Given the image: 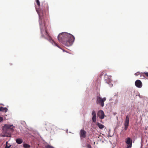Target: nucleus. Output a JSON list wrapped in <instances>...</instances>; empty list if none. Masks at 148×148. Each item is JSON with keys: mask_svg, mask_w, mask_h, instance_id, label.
Listing matches in <instances>:
<instances>
[{"mask_svg": "<svg viewBox=\"0 0 148 148\" xmlns=\"http://www.w3.org/2000/svg\"><path fill=\"white\" fill-rule=\"evenodd\" d=\"M58 38L60 42L67 47L71 45L75 40L74 37L73 35L66 32L60 34Z\"/></svg>", "mask_w": 148, "mask_h": 148, "instance_id": "obj_1", "label": "nucleus"}, {"mask_svg": "<svg viewBox=\"0 0 148 148\" xmlns=\"http://www.w3.org/2000/svg\"><path fill=\"white\" fill-rule=\"evenodd\" d=\"M41 31L42 37L48 40L50 42H52L53 45L60 48L58 44L52 39V38L49 35L46 29H45V31H44V30L42 31L41 29Z\"/></svg>", "mask_w": 148, "mask_h": 148, "instance_id": "obj_2", "label": "nucleus"}, {"mask_svg": "<svg viewBox=\"0 0 148 148\" xmlns=\"http://www.w3.org/2000/svg\"><path fill=\"white\" fill-rule=\"evenodd\" d=\"M36 11L37 12L39 16V24L40 25L42 24V21L43 19L45 17V12L43 10H39L37 8H36Z\"/></svg>", "mask_w": 148, "mask_h": 148, "instance_id": "obj_3", "label": "nucleus"}, {"mask_svg": "<svg viewBox=\"0 0 148 148\" xmlns=\"http://www.w3.org/2000/svg\"><path fill=\"white\" fill-rule=\"evenodd\" d=\"M106 100V98L104 97L103 98L97 96V97L96 103L97 104H99L102 107L104 106V101Z\"/></svg>", "mask_w": 148, "mask_h": 148, "instance_id": "obj_4", "label": "nucleus"}, {"mask_svg": "<svg viewBox=\"0 0 148 148\" xmlns=\"http://www.w3.org/2000/svg\"><path fill=\"white\" fill-rule=\"evenodd\" d=\"M125 142L127 144L126 148H131L132 145V140H131L130 138H127Z\"/></svg>", "mask_w": 148, "mask_h": 148, "instance_id": "obj_5", "label": "nucleus"}, {"mask_svg": "<svg viewBox=\"0 0 148 148\" xmlns=\"http://www.w3.org/2000/svg\"><path fill=\"white\" fill-rule=\"evenodd\" d=\"M6 129L7 131L10 130L11 132H13L14 130L13 126L12 125H9L5 124V125L3 130Z\"/></svg>", "mask_w": 148, "mask_h": 148, "instance_id": "obj_6", "label": "nucleus"}, {"mask_svg": "<svg viewBox=\"0 0 148 148\" xmlns=\"http://www.w3.org/2000/svg\"><path fill=\"white\" fill-rule=\"evenodd\" d=\"M129 116L128 115H127L126 116L124 123V130L125 131L127 130L129 126Z\"/></svg>", "mask_w": 148, "mask_h": 148, "instance_id": "obj_7", "label": "nucleus"}, {"mask_svg": "<svg viewBox=\"0 0 148 148\" xmlns=\"http://www.w3.org/2000/svg\"><path fill=\"white\" fill-rule=\"evenodd\" d=\"M97 115L101 119H103L104 117V113L102 110H100L99 111Z\"/></svg>", "mask_w": 148, "mask_h": 148, "instance_id": "obj_8", "label": "nucleus"}, {"mask_svg": "<svg viewBox=\"0 0 148 148\" xmlns=\"http://www.w3.org/2000/svg\"><path fill=\"white\" fill-rule=\"evenodd\" d=\"M86 132L84 130H81L80 131L79 134L81 138H85L86 136Z\"/></svg>", "mask_w": 148, "mask_h": 148, "instance_id": "obj_9", "label": "nucleus"}, {"mask_svg": "<svg viewBox=\"0 0 148 148\" xmlns=\"http://www.w3.org/2000/svg\"><path fill=\"white\" fill-rule=\"evenodd\" d=\"M135 85L137 87L141 88L142 87V84L140 80H137L135 82Z\"/></svg>", "mask_w": 148, "mask_h": 148, "instance_id": "obj_10", "label": "nucleus"}, {"mask_svg": "<svg viewBox=\"0 0 148 148\" xmlns=\"http://www.w3.org/2000/svg\"><path fill=\"white\" fill-rule=\"evenodd\" d=\"M111 77V76H108L107 74H106L104 75V78L105 80L110 82V81Z\"/></svg>", "mask_w": 148, "mask_h": 148, "instance_id": "obj_11", "label": "nucleus"}, {"mask_svg": "<svg viewBox=\"0 0 148 148\" xmlns=\"http://www.w3.org/2000/svg\"><path fill=\"white\" fill-rule=\"evenodd\" d=\"M8 110V109L6 108H4L3 107H0V111L1 112H6Z\"/></svg>", "mask_w": 148, "mask_h": 148, "instance_id": "obj_12", "label": "nucleus"}, {"mask_svg": "<svg viewBox=\"0 0 148 148\" xmlns=\"http://www.w3.org/2000/svg\"><path fill=\"white\" fill-rule=\"evenodd\" d=\"M16 142L18 144H21L23 143V140L22 139L19 138L16 139Z\"/></svg>", "mask_w": 148, "mask_h": 148, "instance_id": "obj_13", "label": "nucleus"}, {"mask_svg": "<svg viewBox=\"0 0 148 148\" xmlns=\"http://www.w3.org/2000/svg\"><path fill=\"white\" fill-rule=\"evenodd\" d=\"M97 125L100 129H103L104 127V125L99 123H97Z\"/></svg>", "mask_w": 148, "mask_h": 148, "instance_id": "obj_14", "label": "nucleus"}, {"mask_svg": "<svg viewBox=\"0 0 148 148\" xmlns=\"http://www.w3.org/2000/svg\"><path fill=\"white\" fill-rule=\"evenodd\" d=\"M23 147L25 148H29L30 147V146L29 145L26 143L23 144Z\"/></svg>", "mask_w": 148, "mask_h": 148, "instance_id": "obj_15", "label": "nucleus"}, {"mask_svg": "<svg viewBox=\"0 0 148 148\" xmlns=\"http://www.w3.org/2000/svg\"><path fill=\"white\" fill-rule=\"evenodd\" d=\"M92 120L94 122H95L96 121V116H92Z\"/></svg>", "mask_w": 148, "mask_h": 148, "instance_id": "obj_16", "label": "nucleus"}, {"mask_svg": "<svg viewBox=\"0 0 148 148\" xmlns=\"http://www.w3.org/2000/svg\"><path fill=\"white\" fill-rule=\"evenodd\" d=\"M36 2L38 8H39L40 7V4L39 0H36Z\"/></svg>", "mask_w": 148, "mask_h": 148, "instance_id": "obj_17", "label": "nucleus"}, {"mask_svg": "<svg viewBox=\"0 0 148 148\" xmlns=\"http://www.w3.org/2000/svg\"><path fill=\"white\" fill-rule=\"evenodd\" d=\"M92 116H96V112H95V111L93 110L92 112Z\"/></svg>", "mask_w": 148, "mask_h": 148, "instance_id": "obj_18", "label": "nucleus"}, {"mask_svg": "<svg viewBox=\"0 0 148 148\" xmlns=\"http://www.w3.org/2000/svg\"><path fill=\"white\" fill-rule=\"evenodd\" d=\"M46 148H54L53 147L50 146L49 145H48L46 146Z\"/></svg>", "mask_w": 148, "mask_h": 148, "instance_id": "obj_19", "label": "nucleus"}, {"mask_svg": "<svg viewBox=\"0 0 148 148\" xmlns=\"http://www.w3.org/2000/svg\"><path fill=\"white\" fill-rule=\"evenodd\" d=\"M143 74L147 77H148V72H144Z\"/></svg>", "mask_w": 148, "mask_h": 148, "instance_id": "obj_20", "label": "nucleus"}, {"mask_svg": "<svg viewBox=\"0 0 148 148\" xmlns=\"http://www.w3.org/2000/svg\"><path fill=\"white\" fill-rule=\"evenodd\" d=\"M6 146L5 147V148H6V147L7 145V146H9L10 145V144H9L8 143V141L6 142Z\"/></svg>", "mask_w": 148, "mask_h": 148, "instance_id": "obj_21", "label": "nucleus"}, {"mask_svg": "<svg viewBox=\"0 0 148 148\" xmlns=\"http://www.w3.org/2000/svg\"><path fill=\"white\" fill-rule=\"evenodd\" d=\"M45 125H48L49 128H51V127L50 124L48 123H47Z\"/></svg>", "mask_w": 148, "mask_h": 148, "instance_id": "obj_22", "label": "nucleus"}, {"mask_svg": "<svg viewBox=\"0 0 148 148\" xmlns=\"http://www.w3.org/2000/svg\"><path fill=\"white\" fill-rule=\"evenodd\" d=\"M3 120V118L0 116V122L2 121Z\"/></svg>", "mask_w": 148, "mask_h": 148, "instance_id": "obj_23", "label": "nucleus"}, {"mask_svg": "<svg viewBox=\"0 0 148 148\" xmlns=\"http://www.w3.org/2000/svg\"><path fill=\"white\" fill-rule=\"evenodd\" d=\"M87 147L88 148H91V146L90 145H87Z\"/></svg>", "mask_w": 148, "mask_h": 148, "instance_id": "obj_24", "label": "nucleus"}, {"mask_svg": "<svg viewBox=\"0 0 148 148\" xmlns=\"http://www.w3.org/2000/svg\"><path fill=\"white\" fill-rule=\"evenodd\" d=\"M11 146V145H10L9 146H8L7 145L6 147V148H10Z\"/></svg>", "mask_w": 148, "mask_h": 148, "instance_id": "obj_25", "label": "nucleus"}, {"mask_svg": "<svg viewBox=\"0 0 148 148\" xmlns=\"http://www.w3.org/2000/svg\"><path fill=\"white\" fill-rule=\"evenodd\" d=\"M46 8H47V9H48V5L47 4H46Z\"/></svg>", "mask_w": 148, "mask_h": 148, "instance_id": "obj_26", "label": "nucleus"}, {"mask_svg": "<svg viewBox=\"0 0 148 148\" xmlns=\"http://www.w3.org/2000/svg\"><path fill=\"white\" fill-rule=\"evenodd\" d=\"M135 75H138V74L137 73H136L135 74Z\"/></svg>", "mask_w": 148, "mask_h": 148, "instance_id": "obj_27", "label": "nucleus"}, {"mask_svg": "<svg viewBox=\"0 0 148 148\" xmlns=\"http://www.w3.org/2000/svg\"><path fill=\"white\" fill-rule=\"evenodd\" d=\"M47 127L48 129H49V127Z\"/></svg>", "mask_w": 148, "mask_h": 148, "instance_id": "obj_28", "label": "nucleus"}]
</instances>
